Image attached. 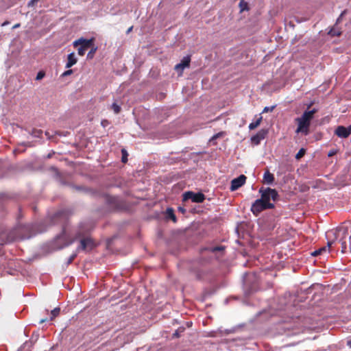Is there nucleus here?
Masks as SVG:
<instances>
[{"instance_id":"f257e3e1","label":"nucleus","mask_w":351,"mask_h":351,"mask_svg":"<svg viewBox=\"0 0 351 351\" xmlns=\"http://www.w3.org/2000/svg\"><path fill=\"white\" fill-rule=\"evenodd\" d=\"M69 215V210L61 209L53 214L47 219V221H40L31 224L18 223L14 230V238L21 240L29 239L37 234L46 232L48 228L47 223L50 226L60 224L62 228V231L52 241L51 243V250H60L71 245L75 241H79L80 244L76 248L77 252H90L96 247V243L93 239L86 235V231L84 230L82 225L77 228L73 235L67 232L66 223Z\"/></svg>"},{"instance_id":"f03ea898","label":"nucleus","mask_w":351,"mask_h":351,"mask_svg":"<svg viewBox=\"0 0 351 351\" xmlns=\"http://www.w3.org/2000/svg\"><path fill=\"white\" fill-rule=\"evenodd\" d=\"M103 198L111 212H125L130 210V206L119 196L110 195L105 193Z\"/></svg>"},{"instance_id":"7ed1b4c3","label":"nucleus","mask_w":351,"mask_h":351,"mask_svg":"<svg viewBox=\"0 0 351 351\" xmlns=\"http://www.w3.org/2000/svg\"><path fill=\"white\" fill-rule=\"evenodd\" d=\"M243 289L246 296L250 295L259 289V278L254 273H245L243 276Z\"/></svg>"},{"instance_id":"20e7f679","label":"nucleus","mask_w":351,"mask_h":351,"mask_svg":"<svg viewBox=\"0 0 351 351\" xmlns=\"http://www.w3.org/2000/svg\"><path fill=\"white\" fill-rule=\"evenodd\" d=\"M300 318L292 319V322H286L279 326V329L281 330V334L285 335L287 337L292 336L300 333L303 326L298 323Z\"/></svg>"},{"instance_id":"39448f33","label":"nucleus","mask_w":351,"mask_h":351,"mask_svg":"<svg viewBox=\"0 0 351 351\" xmlns=\"http://www.w3.org/2000/svg\"><path fill=\"white\" fill-rule=\"evenodd\" d=\"M258 193L261 195V198L265 202L270 200L277 202L280 199V195L276 189L261 186L258 190Z\"/></svg>"},{"instance_id":"423d86ee","label":"nucleus","mask_w":351,"mask_h":351,"mask_svg":"<svg viewBox=\"0 0 351 351\" xmlns=\"http://www.w3.org/2000/svg\"><path fill=\"white\" fill-rule=\"evenodd\" d=\"M182 202L191 200L193 203H203L206 199V195L202 192H194L193 191H186L182 193Z\"/></svg>"},{"instance_id":"0eeeda50","label":"nucleus","mask_w":351,"mask_h":351,"mask_svg":"<svg viewBox=\"0 0 351 351\" xmlns=\"http://www.w3.org/2000/svg\"><path fill=\"white\" fill-rule=\"evenodd\" d=\"M94 40V38L88 40L80 38L73 42V46L76 47L77 46L80 45V47L77 49V53L80 56H83L88 48L93 47Z\"/></svg>"},{"instance_id":"6e6552de","label":"nucleus","mask_w":351,"mask_h":351,"mask_svg":"<svg viewBox=\"0 0 351 351\" xmlns=\"http://www.w3.org/2000/svg\"><path fill=\"white\" fill-rule=\"evenodd\" d=\"M295 121L298 125L295 130V133H301L304 136L308 135L310 133V126L311 122L301 116L300 117H297Z\"/></svg>"},{"instance_id":"1a4fd4ad","label":"nucleus","mask_w":351,"mask_h":351,"mask_svg":"<svg viewBox=\"0 0 351 351\" xmlns=\"http://www.w3.org/2000/svg\"><path fill=\"white\" fill-rule=\"evenodd\" d=\"M190 271L193 274L196 280L199 281H208L210 280L208 276L209 275V270L204 267H192Z\"/></svg>"},{"instance_id":"9d476101","label":"nucleus","mask_w":351,"mask_h":351,"mask_svg":"<svg viewBox=\"0 0 351 351\" xmlns=\"http://www.w3.org/2000/svg\"><path fill=\"white\" fill-rule=\"evenodd\" d=\"M266 210L265 202L261 197L256 199L252 204L250 210L255 217H258L261 212Z\"/></svg>"},{"instance_id":"9b49d317","label":"nucleus","mask_w":351,"mask_h":351,"mask_svg":"<svg viewBox=\"0 0 351 351\" xmlns=\"http://www.w3.org/2000/svg\"><path fill=\"white\" fill-rule=\"evenodd\" d=\"M269 132L268 129L262 128L258 130L255 134L251 136L250 141L252 144L258 145L261 142L266 138Z\"/></svg>"},{"instance_id":"f8f14e48","label":"nucleus","mask_w":351,"mask_h":351,"mask_svg":"<svg viewBox=\"0 0 351 351\" xmlns=\"http://www.w3.org/2000/svg\"><path fill=\"white\" fill-rule=\"evenodd\" d=\"M246 179L247 177L243 174H241L237 178L232 179L231 180L230 190L231 191H235L238 190L239 188H241L243 185L245 184Z\"/></svg>"},{"instance_id":"ddd939ff","label":"nucleus","mask_w":351,"mask_h":351,"mask_svg":"<svg viewBox=\"0 0 351 351\" xmlns=\"http://www.w3.org/2000/svg\"><path fill=\"white\" fill-rule=\"evenodd\" d=\"M190 62H191V57L189 56H185L182 58L180 63L177 64L175 66L174 69L177 72L182 73L183 70L185 68L189 67Z\"/></svg>"},{"instance_id":"4468645a","label":"nucleus","mask_w":351,"mask_h":351,"mask_svg":"<svg viewBox=\"0 0 351 351\" xmlns=\"http://www.w3.org/2000/svg\"><path fill=\"white\" fill-rule=\"evenodd\" d=\"M85 194L93 198H100L104 197L105 193L94 188L87 187V190Z\"/></svg>"},{"instance_id":"2eb2a0df","label":"nucleus","mask_w":351,"mask_h":351,"mask_svg":"<svg viewBox=\"0 0 351 351\" xmlns=\"http://www.w3.org/2000/svg\"><path fill=\"white\" fill-rule=\"evenodd\" d=\"M335 134L341 138H346L350 136L346 127L343 125H338L335 130Z\"/></svg>"},{"instance_id":"dca6fc26","label":"nucleus","mask_w":351,"mask_h":351,"mask_svg":"<svg viewBox=\"0 0 351 351\" xmlns=\"http://www.w3.org/2000/svg\"><path fill=\"white\" fill-rule=\"evenodd\" d=\"M164 215L167 221L171 220L174 223H176L178 221L174 209L172 207H167L164 212Z\"/></svg>"},{"instance_id":"f3484780","label":"nucleus","mask_w":351,"mask_h":351,"mask_svg":"<svg viewBox=\"0 0 351 351\" xmlns=\"http://www.w3.org/2000/svg\"><path fill=\"white\" fill-rule=\"evenodd\" d=\"M51 169L56 172V176L59 183L62 186H67L71 188V185L73 184V183L67 181L65 178H64L58 169L55 167H51Z\"/></svg>"},{"instance_id":"a211bd4d","label":"nucleus","mask_w":351,"mask_h":351,"mask_svg":"<svg viewBox=\"0 0 351 351\" xmlns=\"http://www.w3.org/2000/svg\"><path fill=\"white\" fill-rule=\"evenodd\" d=\"M275 182V177L269 170L265 171L263 176V182L267 185H272Z\"/></svg>"},{"instance_id":"6ab92c4d","label":"nucleus","mask_w":351,"mask_h":351,"mask_svg":"<svg viewBox=\"0 0 351 351\" xmlns=\"http://www.w3.org/2000/svg\"><path fill=\"white\" fill-rule=\"evenodd\" d=\"M217 289L215 288H206L204 289L202 295V299L201 300L202 302L206 301L207 299L210 298L213 295H214L216 293Z\"/></svg>"},{"instance_id":"aec40b11","label":"nucleus","mask_w":351,"mask_h":351,"mask_svg":"<svg viewBox=\"0 0 351 351\" xmlns=\"http://www.w3.org/2000/svg\"><path fill=\"white\" fill-rule=\"evenodd\" d=\"M225 249L226 247L224 245H217L209 247L206 249V250L211 254L217 255V254H223Z\"/></svg>"},{"instance_id":"412c9836","label":"nucleus","mask_w":351,"mask_h":351,"mask_svg":"<svg viewBox=\"0 0 351 351\" xmlns=\"http://www.w3.org/2000/svg\"><path fill=\"white\" fill-rule=\"evenodd\" d=\"M25 130L34 138H43V132L42 130L33 128L30 130L27 128H25Z\"/></svg>"},{"instance_id":"4be33fe9","label":"nucleus","mask_w":351,"mask_h":351,"mask_svg":"<svg viewBox=\"0 0 351 351\" xmlns=\"http://www.w3.org/2000/svg\"><path fill=\"white\" fill-rule=\"evenodd\" d=\"M77 59L75 55V53H71L68 55L67 57V62L66 64V68L69 69L71 66H73L74 64L77 63Z\"/></svg>"},{"instance_id":"5701e85b","label":"nucleus","mask_w":351,"mask_h":351,"mask_svg":"<svg viewBox=\"0 0 351 351\" xmlns=\"http://www.w3.org/2000/svg\"><path fill=\"white\" fill-rule=\"evenodd\" d=\"M332 243V241H328L327 247L324 246V247H320L318 250H316L313 251L311 254V256H317L322 254L324 252H326L327 250H329V248L331 246Z\"/></svg>"},{"instance_id":"b1692460","label":"nucleus","mask_w":351,"mask_h":351,"mask_svg":"<svg viewBox=\"0 0 351 351\" xmlns=\"http://www.w3.org/2000/svg\"><path fill=\"white\" fill-rule=\"evenodd\" d=\"M39 338V334L38 332H34L32 335V337L30 338V339L29 340V341H25L23 346L25 347V346H29V344H30V346H32L34 343H35L37 340Z\"/></svg>"},{"instance_id":"393cba45","label":"nucleus","mask_w":351,"mask_h":351,"mask_svg":"<svg viewBox=\"0 0 351 351\" xmlns=\"http://www.w3.org/2000/svg\"><path fill=\"white\" fill-rule=\"evenodd\" d=\"M121 102L114 99V102L111 104V109L114 111V114H119L121 110Z\"/></svg>"},{"instance_id":"a878e982","label":"nucleus","mask_w":351,"mask_h":351,"mask_svg":"<svg viewBox=\"0 0 351 351\" xmlns=\"http://www.w3.org/2000/svg\"><path fill=\"white\" fill-rule=\"evenodd\" d=\"M262 120H263V117L260 114L259 117L257 118L256 121H254L249 124V126H248L249 129L250 130H254L255 128H256L261 124Z\"/></svg>"},{"instance_id":"bb28decb","label":"nucleus","mask_w":351,"mask_h":351,"mask_svg":"<svg viewBox=\"0 0 351 351\" xmlns=\"http://www.w3.org/2000/svg\"><path fill=\"white\" fill-rule=\"evenodd\" d=\"M71 188L72 189L75 190L77 192L83 193L84 194L86 193V190H87V187L86 186H82V185H76V184H74L71 185Z\"/></svg>"},{"instance_id":"cd10ccee","label":"nucleus","mask_w":351,"mask_h":351,"mask_svg":"<svg viewBox=\"0 0 351 351\" xmlns=\"http://www.w3.org/2000/svg\"><path fill=\"white\" fill-rule=\"evenodd\" d=\"M185 330V328L184 326H180L175 332L172 334V338H179L181 336V334L183 333Z\"/></svg>"},{"instance_id":"c85d7f7f","label":"nucleus","mask_w":351,"mask_h":351,"mask_svg":"<svg viewBox=\"0 0 351 351\" xmlns=\"http://www.w3.org/2000/svg\"><path fill=\"white\" fill-rule=\"evenodd\" d=\"M60 313V308L56 307V308H53L52 311H51V316H50V318L49 320L51 321L53 319H55L57 316L59 315Z\"/></svg>"},{"instance_id":"c756f323","label":"nucleus","mask_w":351,"mask_h":351,"mask_svg":"<svg viewBox=\"0 0 351 351\" xmlns=\"http://www.w3.org/2000/svg\"><path fill=\"white\" fill-rule=\"evenodd\" d=\"M121 162L123 163H126L128 160V153L125 148L121 149Z\"/></svg>"},{"instance_id":"7c9ffc66","label":"nucleus","mask_w":351,"mask_h":351,"mask_svg":"<svg viewBox=\"0 0 351 351\" xmlns=\"http://www.w3.org/2000/svg\"><path fill=\"white\" fill-rule=\"evenodd\" d=\"M301 117H304V118H305V119H306L309 120L311 122V121L313 120V117H314V116H313L312 114H311V113H310V112H309V110H308V109H306V110L303 112V113H302V114L301 115Z\"/></svg>"},{"instance_id":"2f4dec72","label":"nucleus","mask_w":351,"mask_h":351,"mask_svg":"<svg viewBox=\"0 0 351 351\" xmlns=\"http://www.w3.org/2000/svg\"><path fill=\"white\" fill-rule=\"evenodd\" d=\"M328 34L331 36H339L341 34V32L337 27H332L329 31Z\"/></svg>"},{"instance_id":"473e14b6","label":"nucleus","mask_w":351,"mask_h":351,"mask_svg":"<svg viewBox=\"0 0 351 351\" xmlns=\"http://www.w3.org/2000/svg\"><path fill=\"white\" fill-rule=\"evenodd\" d=\"M306 149H304V147L300 148L299 149V151L298 152V153L295 154V158L297 160H300L306 154Z\"/></svg>"},{"instance_id":"72a5a7b5","label":"nucleus","mask_w":351,"mask_h":351,"mask_svg":"<svg viewBox=\"0 0 351 351\" xmlns=\"http://www.w3.org/2000/svg\"><path fill=\"white\" fill-rule=\"evenodd\" d=\"M78 252L75 250V252H73V254L69 257L67 261L66 262V266H69L73 260L77 257Z\"/></svg>"},{"instance_id":"f704fd0d","label":"nucleus","mask_w":351,"mask_h":351,"mask_svg":"<svg viewBox=\"0 0 351 351\" xmlns=\"http://www.w3.org/2000/svg\"><path fill=\"white\" fill-rule=\"evenodd\" d=\"M224 134V132H218L217 134H215L210 139H209V142L210 143H213V141H215V140H217L218 138L219 137H221L223 136Z\"/></svg>"},{"instance_id":"c9c22d12","label":"nucleus","mask_w":351,"mask_h":351,"mask_svg":"<svg viewBox=\"0 0 351 351\" xmlns=\"http://www.w3.org/2000/svg\"><path fill=\"white\" fill-rule=\"evenodd\" d=\"M265 315H267V314H268L269 316H272V315H274V313H273V312H271V310L264 309V310H263V311H259V312H258V313H257V315H258V316H260V315H265Z\"/></svg>"},{"instance_id":"e433bc0d","label":"nucleus","mask_w":351,"mask_h":351,"mask_svg":"<svg viewBox=\"0 0 351 351\" xmlns=\"http://www.w3.org/2000/svg\"><path fill=\"white\" fill-rule=\"evenodd\" d=\"M277 105H273L271 106H265L261 113H267L269 112H272L276 107Z\"/></svg>"},{"instance_id":"4c0bfd02","label":"nucleus","mask_w":351,"mask_h":351,"mask_svg":"<svg viewBox=\"0 0 351 351\" xmlns=\"http://www.w3.org/2000/svg\"><path fill=\"white\" fill-rule=\"evenodd\" d=\"M339 242L341 245V252L345 254L347 252V244L346 241H342V239L339 240Z\"/></svg>"},{"instance_id":"58836bf2","label":"nucleus","mask_w":351,"mask_h":351,"mask_svg":"<svg viewBox=\"0 0 351 351\" xmlns=\"http://www.w3.org/2000/svg\"><path fill=\"white\" fill-rule=\"evenodd\" d=\"M45 76V72L43 71H40L36 77V80H40Z\"/></svg>"},{"instance_id":"ea45409f","label":"nucleus","mask_w":351,"mask_h":351,"mask_svg":"<svg viewBox=\"0 0 351 351\" xmlns=\"http://www.w3.org/2000/svg\"><path fill=\"white\" fill-rule=\"evenodd\" d=\"M69 134V132H64V131H56L55 132V134L56 135H58V136H68Z\"/></svg>"},{"instance_id":"a19ab883","label":"nucleus","mask_w":351,"mask_h":351,"mask_svg":"<svg viewBox=\"0 0 351 351\" xmlns=\"http://www.w3.org/2000/svg\"><path fill=\"white\" fill-rule=\"evenodd\" d=\"M265 206H266V210L267 209H273L275 208V204L272 202H271L270 201L269 202H265Z\"/></svg>"},{"instance_id":"79ce46f5","label":"nucleus","mask_w":351,"mask_h":351,"mask_svg":"<svg viewBox=\"0 0 351 351\" xmlns=\"http://www.w3.org/2000/svg\"><path fill=\"white\" fill-rule=\"evenodd\" d=\"M97 51V47H93L91 50L88 53V58H92L93 55L95 54V51Z\"/></svg>"},{"instance_id":"37998d69","label":"nucleus","mask_w":351,"mask_h":351,"mask_svg":"<svg viewBox=\"0 0 351 351\" xmlns=\"http://www.w3.org/2000/svg\"><path fill=\"white\" fill-rule=\"evenodd\" d=\"M337 152V149H332L331 150H330L328 152V157H332L335 154H336Z\"/></svg>"},{"instance_id":"c03bdc74","label":"nucleus","mask_w":351,"mask_h":351,"mask_svg":"<svg viewBox=\"0 0 351 351\" xmlns=\"http://www.w3.org/2000/svg\"><path fill=\"white\" fill-rule=\"evenodd\" d=\"M346 345L351 348V335L346 338Z\"/></svg>"},{"instance_id":"a18cd8bd","label":"nucleus","mask_w":351,"mask_h":351,"mask_svg":"<svg viewBox=\"0 0 351 351\" xmlns=\"http://www.w3.org/2000/svg\"><path fill=\"white\" fill-rule=\"evenodd\" d=\"M71 73H73V70L69 69V70H67L65 72H64L62 73V76H67L69 75H71Z\"/></svg>"},{"instance_id":"49530a36","label":"nucleus","mask_w":351,"mask_h":351,"mask_svg":"<svg viewBox=\"0 0 351 351\" xmlns=\"http://www.w3.org/2000/svg\"><path fill=\"white\" fill-rule=\"evenodd\" d=\"M178 210L179 212H180L181 213H182V214H184L186 213V209L184 207H182V206H178Z\"/></svg>"},{"instance_id":"de8ad7c7","label":"nucleus","mask_w":351,"mask_h":351,"mask_svg":"<svg viewBox=\"0 0 351 351\" xmlns=\"http://www.w3.org/2000/svg\"><path fill=\"white\" fill-rule=\"evenodd\" d=\"M23 217V215H22V213H21V208H19V214L17 215V221H19L20 219H21Z\"/></svg>"},{"instance_id":"09e8293b","label":"nucleus","mask_w":351,"mask_h":351,"mask_svg":"<svg viewBox=\"0 0 351 351\" xmlns=\"http://www.w3.org/2000/svg\"><path fill=\"white\" fill-rule=\"evenodd\" d=\"M45 136L47 137L48 139H51L53 138V136L50 134L49 131H46L45 132Z\"/></svg>"},{"instance_id":"8fccbe9b","label":"nucleus","mask_w":351,"mask_h":351,"mask_svg":"<svg viewBox=\"0 0 351 351\" xmlns=\"http://www.w3.org/2000/svg\"><path fill=\"white\" fill-rule=\"evenodd\" d=\"M317 111H318V109H317V108H313V109H311V110H310V109H309V112H310V113H311V114H312L313 116H314V114H315Z\"/></svg>"},{"instance_id":"3c124183","label":"nucleus","mask_w":351,"mask_h":351,"mask_svg":"<svg viewBox=\"0 0 351 351\" xmlns=\"http://www.w3.org/2000/svg\"><path fill=\"white\" fill-rule=\"evenodd\" d=\"M108 123V121L107 120H102L101 123V125L105 127L106 124H107Z\"/></svg>"},{"instance_id":"603ef678","label":"nucleus","mask_w":351,"mask_h":351,"mask_svg":"<svg viewBox=\"0 0 351 351\" xmlns=\"http://www.w3.org/2000/svg\"><path fill=\"white\" fill-rule=\"evenodd\" d=\"M346 128H347L348 134L350 135L351 134V124L349 126L346 127Z\"/></svg>"},{"instance_id":"864d4df0","label":"nucleus","mask_w":351,"mask_h":351,"mask_svg":"<svg viewBox=\"0 0 351 351\" xmlns=\"http://www.w3.org/2000/svg\"><path fill=\"white\" fill-rule=\"evenodd\" d=\"M314 104V101H311L308 104H307V108L306 109H310V108L313 106V104Z\"/></svg>"},{"instance_id":"5fc2aeb1","label":"nucleus","mask_w":351,"mask_h":351,"mask_svg":"<svg viewBox=\"0 0 351 351\" xmlns=\"http://www.w3.org/2000/svg\"><path fill=\"white\" fill-rule=\"evenodd\" d=\"M132 29H133V26H131L130 27H129L128 29V30L126 31V34H130L132 32Z\"/></svg>"},{"instance_id":"6e6d98bb","label":"nucleus","mask_w":351,"mask_h":351,"mask_svg":"<svg viewBox=\"0 0 351 351\" xmlns=\"http://www.w3.org/2000/svg\"><path fill=\"white\" fill-rule=\"evenodd\" d=\"M346 13V10H344L341 14V15L339 16V17L337 19V22H339L341 19V18L343 16V15Z\"/></svg>"},{"instance_id":"4d7b16f0","label":"nucleus","mask_w":351,"mask_h":351,"mask_svg":"<svg viewBox=\"0 0 351 351\" xmlns=\"http://www.w3.org/2000/svg\"><path fill=\"white\" fill-rule=\"evenodd\" d=\"M53 154H54V152L48 154L46 158H51Z\"/></svg>"},{"instance_id":"13d9d810","label":"nucleus","mask_w":351,"mask_h":351,"mask_svg":"<svg viewBox=\"0 0 351 351\" xmlns=\"http://www.w3.org/2000/svg\"><path fill=\"white\" fill-rule=\"evenodd\" d=\"M20 25H20V23H16V24H15V25L12 27V28H13V29L18 28V27H20Z\"/></svg>"},{"instance_id":"bf43d9fd","label":"nucleus","mask_w":351,"mask_h":351,"mask_svg":"<svg viewBox=\"0 0 351 351\" xmlns=\"http://www.w3.org/2000/svg\"><path fill=\"white\" fill-rule=\"evenodd\" d=\"M48 319H41L40 321H39V323L40 324H42L43 322H45V321H47Z\"/></svg>"},{"instance_id":"052dcab7","label":"nucleus","mask_w":351,"mask_h":351,"mask_svg":"<svg viewBox=\"0 0 351 351\" xmlns=\"http://www.w3.org/2000/svg\"><path fill=\"white\" fill-rule=\"evenodd\" d=\"M8 24H9V21H5V22H3V23H2V25H2V26H5V25H8Z\"/></svg>"},{"instance_id":"680f3d73","label":"nucleus","mask_w":351,"mask_h":351,"mask_svg":"<svg viewBox=\"0 0 351 351\" xmlns=\"http://www.w3.org/2000/svg\"><path fill=\"white\" fill-rule=\"evenodd\" d=\"M190 89H184V88H182V93L184 94V93L185 92L186 93H187L188 90H189Z\"/></svg>"},{"instance_id":"e2e57ef3","label":"nucleus","mask_w":351,"mask_h":351,"mask_svg":"<svg viewBox=\"0 0 351 351\" xmlns=\"http://www.w3.org/2000/svg\"><path fill=\"white\" fill-rule=\"evenodd\" d=\"M37 1H38V0H32V1L29 2V5L33 4L34 2Z\"/></svg>"},{"instance_id":"0e129e2a","label":"nucleus","mask_w":351,"mask_h":351,"mask_svg":"<svg viewBox=\"0 0 351 351\" xmlns=\"http://www.w3.org/2000/svg\"><path fill=\"white\" fill-rule=\"evenodd\" d=\"M164 97H165V93H161L160 95V99L163 98Z\"/></svg>"},{"instance_id":"69168bd1","label":"nucleus","mask_w":351,"mask_h":351,"mask_svg":"<svg viewBox=\"0 0 351 351\" xmlns=\"http://www.w3.org/2000/svg\"><path fill=\"white\" fill-rule=\"evenodd\" d=\"M235 232L239 234V227L237 226L236 228H235Z\"/></svg>"},{"instance_id":"338daca9","label":"nucleus","mask_w":351,"mask_h":351,"mask_svg":"<svg viewBox=\"0 0 351 351\" xmlns=\"http://www.w3.org/2000/svg\"><path fill=\"white\" fill-rule=\"evenodd\" d=\"M24 333H25V336H27V337L28 336L27 334L26 329L24 330Z\"/></svg>"},{"instance_id":"774afa93","label":"nucleus","mask_w":351,"mask_h":351,"mask_svg":"<svg viewBox=\"0 0 351 351\" xmlns=\"http://www.w3.org/2000/svg\"><path fill=\"white\" fill-rule=\"evenodd\" d=\"M190 324H192V322H190V323L188 322L187 323L188 326H189Z\"/></svg>"}]
</instances>
